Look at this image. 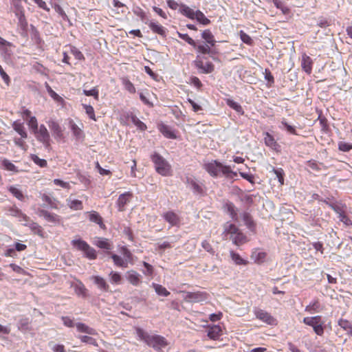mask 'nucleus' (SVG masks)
I'll use <instances>...</instances> for the list:
<instances>
[{
	"instance_id": "47",
	"label": "nucleus",
	"mask_w": 352,
	"mask_h": 352,
	"mask_svg": "<svg viewBox=\"0 0 352 352\" xmlns=\"http://www.w3.org/2000/svg\"><path fill=\"white\" fill-rule=\"evenodd\" d=\"M239 35H240V38H241V41L243 43H245V44H247L248 45H253L254 41H253L252 38L248 34H246L244 31L241 30L239 32Z\"/></svg>"
},
{
	"instance_id": "45",
	"label": "nucleus",
	"mask_w": 352,
	"mask_h": 352,
	"mask_svg": "<svg viewBox=\"0 0 352 352\" xmlns=\"http://www.w3.org/2000/svg\"><path fill=\"white\" fill-rule=\"evenodd\" d=\"M31 160L38 166L41 168H45L47 166V162L44 159H41L38 156L36 155H31Z\"/></svg>"
},
{
	"instance_id": "29",
	"label": "nucleus",
	"mask_w": 352,
	"mask_h": 352,
	"mask_svg": "<svg viewBox=\"0 0 352 352\" xmlns=\"http://www.w3.org/2000/svg\"><path fill=\"white\" fill-rule=\"evenodd\" d=\"M67 206L72 210H82L83 208L82 202L78 199H72L71 198H69L67 199Z\"/></svg>"
},
{
	"instance_id": "19",
	"label": "nucleus",
	"mask_w": 352,
	"mask_h": 352,
	"mask_svg": "<svg viewBox=\"0 0 352 352\" xmlns=\"http://www.w3.org/2000/svg\"><path fill=\"white\" fill-rule=\"evenodd\" d=\"M91 279L100 290L103 292H108L109 290V285L102 277L99 276H93L91 277Z\"/></svg>"
},
{
	"instance_id": "36",
	"label": "nucleus",
	"mask_w": 352,
	"mask_h": 352,
	"mask_svg": "<svg viewBox=\"0 0 352 352\" xmlns=\"http://www.w3.org/2000/svg\"><path fill=\"white\" fill-rule=\"evenodd\" d=\"M111 258L113 261V263L117 266L122 267H128L127 261H126V260H124V258H121L120 256L113 254L111 255Z\"/></svg>"
},
{
	"instance_id": "15",
	"label": "nucleus",
	"mask_w": 352,
	"mask_h": 352,
	"mask_svg": "<svg viewBox=\"0 0 352 352\" xmlns=\"http://www.w3.org/2000/svg\"><path fill=\"white\" fill-rule=\"evenodd\" d=\"M212 47L213 46H210V45L207 43L197 44L196 42L195 46H193L197 52V54L201 56L210 55L212 53L211 49Z\"/></svg>"
},
{
	"instance_id": "6",
	"label": "nucleus",
	"mask_w": 352,
	"mask_h": 352,
	"mask_svg": "<svg viewBox=\"0 0 352 352\" xmlns=\"http://www.w3.org/2000/svg\"><path fill=\"white\" fill-rule=\"evenodd\" d=\"M72 243L74 248L83 252L84 255L89 259L96 258L97 254L96 250L86 241L81 239H74L72 241Z\"/></svg>"
},
{
	"instance_id": "27",
	"label": "nucleus",
	"mask_w": 352,
	"mask_h": 352,
	"mask_svg": "<svg viewBox=\"0 0 352 352\" xmlns=\"http://www.w3.org/2000/svg\"><path fill=\"white\" fill-rule=\"evenodd\" d=\"M201 38L205 41V43H208L210 46L215 45L214 36L210 30H204L201 33Z\"/></svg>"
},
{
	"instance_id": "13",
	"label": "nucleus",
	"mask_w": 352,
	"mask_h": 352,
	"mask_svg": "<svg viewBox=\"0 0 352 352\" xmlns=\"http://www.w3.org/2000/svg\"><path fill=\"white\" fill-rule=\"evenodd\" d=\"M149 28L154 34H157L160 36L165 38L166 36V29L157 21H150L146 22Z\"/></svg>"
},
{
	"instance_id": "41",
	"label": "nucleus",
	"mask_w": 352,
	"mask_h": 352,
	"mask_svg": "<svg viewBox=\"0 0 352 352\" xmlns=\"http://www.w3.org/2000/svg\"><path fill=\"white\" fill-rule=\"evenodd\" d=\"M74 291L78 296H85L87 289L83 283L79 281L74 285Z\"/></svg>"
},
{
	"instance_id": "4",
	"label": "nucleus",
	"mask_w": 352,
	"mask_h": 352,
	"mask_svg": "<svg viewBox=\"0 0 352 352\" xmlns=\"http://www.w3.org/2000/svg\"><path fill=\"white\" fill-rule=\"evenodd\" d=\"M225 233L230 234V238L236 245H241L247 242V237L234 224L225 226Z\"/></svg>"
},
{
	"instance_id": "40",
	"label": "nucleus",
	"mask_w": 352,
	"mask_h": 352,
	"mask_svg": "<svg viewBox=\"0 0 352 352\" xmlns=\"http://www.w3.org/2000/svg\"><path fill=\"white\" fill-rule=\"evenodd\" d=\"M110 282L112 284L119 285L122 282V276L118 272L111 271L109 274Z\"/></svg>"
},
{
	"instance_id": "9",
	"label": "nucleus",
	"mask_w": 352,
	"mask_h": 352,
	"mask_svg": "<svg viewBox=\"0 0 352 352\" xmlns=\"http://www.w3.org/2000/svg\"><path fill=\"white\" fill-rule=\"evenodd\" d=\"M36 140L43 143L46 148L50 146V133L45 125L41 124L37 130H35Z\"/></svg>"
},
{
	"instance_id": "43",
	"label": "nucleus",
	"mask_w": 352,
	"mask_h": 352,
	"mask_svg": "<svg viewBox=\"0 0 352 352\" xmlns=\"http://www.w3.org/2000/svg\"><path fill=\"white\" fill-rule=\"evenodd\" d=\"M227 104L234 110H235L236 112L243 114L244 111L243 110L242 107L236 102L232 100H227Z\"/></svg>"
},
{
	"instance_id": "55",
	"label": "nucleus",
	"mask_w": 352,
	"mask_h": 352,
	"mask_svg": "<svg viewBox=\"0 0 352 352\" xmlns=\"http://www.w3.org/2000/svg\"><path fill=\"white\" fill-rule=\"evenodd\" d=\"M71 53L74 55L76 59L79 60H85V56L76 47L72 46L71 47Z\"/></svg>"
},
{
	"instance_id": "20",
	"label": "nucleus",
	"mask_w": 352,
	"mask_h": 352,
	"mask_svg": "<svg viewBox=\"0 0 352 352\" xmlns=\"http://www.w3.org/2000/svg\"><path fill=\"white\" fill-rule=\"evenodd\" d=\"M267 254L259 249H255L252 251L251 258L256 263H263L265 261Z\"/></svg>"
},
{
	"instance_id": "24",
	"label": "nucleus",
	"mask_w": 352,
	"mask_h": 352,
	"mask_svg": "<svg viewBox=\"0 0 352 352\" xmlns=\"http://www.w3.org/2000/svg\"><path fill=\"white\" fill-rule=\"evenodd\" d=\"M76 327L77 331L80 333H85L89 335L94 336L97 334V332L94 329L87 326L85 323L77 322L76 323Z\"/></svg>"
},
{
	"instance_id": "17",
	"label": "nucleus",
	"mask_w": 352,
	"mask_h": 352,
	"mask_svg": "<svg viewBox=\"0 0 352 352\" xmlns=\"http://www.w3.org/2000/svg\"><path fill=\"white\" fill-rule=\"evenodd\" d=\"M313 60L306 54H303L301 60V67L302 70L307 74H310L312 72Z\"/></svg>"
},
{
	"instance_id": "3",
	"label": "nucleus",
	"mask_w": 352,
	"mask_h": 352,
	"mask_svg": "<svg viewBox=\"0 0 352 352\" xmlns=\"http://www.w3.org/2000/svg\"><path fill=\"white\" fill-rule=\"evenodd\" d=\"M151 160L155 164L156 171L162 176L171 175V166L158 153H154Z\"/></svg>"
},
{
	"instance_id": "12",
	"label": "nucleus",
	"mask_w": 352,
	"mask_h": 352,
	"mask_svg": "<svg viewBox=\"0 0 352 352\" xmlns=\"http://www.w3.org/2000/svg\"><path fill=\"white\" fill-rule=\"evenodd\" d=\"M133 198V193L131 192H125L121 194L118 200L117 205L120 211L125 210L126 206L131 201Z\"/></svg>"
},
{
	"instance_id": "32",
	"label": "nucleus",
	"mask_w": 352,
	"mask_h": 352,
	"mask_svg": "<svg viewBox=\"0 0 352 352\" xmlns=\"http://www.w3.org/2000/svg\"><path fill=\"white\" fill-rule=\"evenodd\" d=\"M13 128L21 136V138H27L28 135L22 123L14 122L13 124Z\"/></svg>"
},
{
	"instance_id": "38",
	"label": "nucleus",
	"mask_w": 352,
	"mask_h": 352,
	"mask_svg": "<svg viewBox=\"0 0 352 352\" xmlns=\"http://www.w3.org/2000/svg\"><path fill=\"white\" fill-rule=\"evenodd\" d=\"M153 287L159 296H168L170 295V292L161 285L153 283Z\"/></svg>"
},
{
	"instance_id": "39",
	"label": "nucleus",
	"mask_w": 352,
	"mask_h": 352,
	"mask_svg": "<svg viewBox=\"0 0 352 352\" xmlns=\"http://www.w3.org/2000/svg\"><path fill=\"white\" fill-rule=\"evenodd\" d=\"M2 166L4 169L8 171H12L14 173L18 172L17 168L15 166L14 164H12L10 161L7 159H4L1 161Z\"/></svg>"
},
{
	"instance_id": "49",
	"label": "nucleus",
	"mask_w": 352,
	"mask_h": 352,
	"mask_svg": "<svg viewBox=\"0 0 352 352\" xmlns=\"http://www.w3.org/2000/svg\"><path fill=\"white\" fill-rule=\"evenodd\" d=\"M281 124L285 128L287 131L292 135H298L296 128L294 126L289 124L285 118L281 120Z\"/></svg>"
},
{
	"instance_id": "7",
	"label": "nucleus",
	"mask_w": 352,
	"mask_h": 352,
	"mask_svg": "<svg viewBox=\"0 0 352 352\" xmlns=\"http://www.w3.org/2000/svg\"><path fill=\"white\" fill-rule=\"evenodd\" d=\"M321 320L322 318L320 316L305 317L303 319V322L307 325L312 327L314 332L317 335L322 336L324 333V327Z\"/></svg>"
},
{
	"instance_id": "1",
	"label": "nucleus",
	"mask_w": 352,
	"mask_h": 352,
	"mask_svg": "<svg viewBox=\"0 0 352 352\" xmlns=\"http://www.w3.org/2000/svg\"><path fill=\"white\" fill-rule=\"evenodd\" d=\"M204 168L212 177H217L221 173L227 178L232 179L237 175L230 166L224 165L217 160H212L204 165Z\"/></svg>"
},
{
	"instance_id": "28",
	"label": "nucleus",
	"mask_w": 352,
	"mask_h": 352,
	"mask_svg": "<svg viewBox=\"0 0 352 352\" xmlns=\"http://www.w3.org/2000/svg\"><path fill=\"white\" fill-rule=\"evenodd\" d=\"M179 12H181V14L186 16V17L190 19H195L196 11H194L192 9H191L186 5L183 3L180 4Z\"/></svg>"
},
{
	"instance_id": "35",
	"label": "nucleus",
	"mask_w": 352,
	"mask_h": 352,
	"mask_svg": "<svg viewBox=\"0 0 352 352\" xmlns=\"http://www.w3.org/2000/svg\"><path fill=\"white\" fill-rule=\"evenodd\" d=\"M98 248L105 250H111V245L106 239L98 238L94 243Z\"/></svg>"
},
{
	"instance_id": "22",
	"label": "nucleus",
	"mask_w": 352,
	"mask_h": 352,
	"mask_svg": "<svg viewBox=\"0 0 352 352\" xmlns=\"http://www.w3.org/2000/svg\"><path fill=\"white\" fill-rule=\"evenodd\" d=\"M140 277V275L135 271L131 270L127 272L126 278L134 286H138L141 283Z\"/></svg>"
},
{
	"instance_id": "46",
	"label": "nucleus",
	"mask_w": 352,
	"mask_h": 352,
	"mask_svg": "<svg viewBox=\"0 0 352 352\" xmlns=\"http://www.w3.org/2000/svg\"><path fill=\"white\" fill-rule=\"evenodd\" d=\"M82 107L89 118L94 121H96L95 111L93 107L89 104H82Z\"/></svg>"
},
{
	"instance_id": "37",
	"label": "nucleus",
	"mask_w": 352,
	"mask_h": 352,
	"mask_svg": "<svg viewBox=\"0 0 352 352\" xmlns=\"http://www.w3.org/2000/svg\"><path fill=\"white\" fill-rule=\"evenodd\" d=\"M8 190L12 193V195L18 199L20 201H23L24 199V195L21 190L18 188L11 186L8 188Z\"/></svg>"
},
{
	"instance_id": "2",
	"label": "nucleus",
	"mask_w": 352,
	"mask_h": 352,
	"mask_svg": "<svg viewBox=\"0 0 352 352\" xmlns=\"http://www.w3.org/2000/svg\"><path fill=\"white\" fill-rule=\"evenodd\" d=\"M136 335L140 340L144 341L148 346L155 350H161L168 345L166 338L156 334H149L141 328H136Z\"/></svg>"
},
{
	"instance_id": "56",
	"label": "nucleus",
	"mask_w": 352,
	"mask_h": 352,
	"mask_svg": "<svg viewBox=\"0 0 352 352\" xmlns=\"http://www.w3.org/2000/svg\"><path fill=\"white\" fill-rule=\"evenodd\" d=\"M338 146V149L343 152H348L352 149V144L346 143L345 142H339Z\"/></svg>"
},
{
	"instance_id": "26",
	"label": "nucleus",
	"mask_w": 352,
	"mask_h": 352,
	"mask_svg": "<svg viewBox=\"0 0 352 352\" xmlns=\"http://www.w3.org/2000/svg\"><path fill=\"white\" fill-rule=\"evenodd\" d=\"M264 142L265 145L276 150L279 146L274 138L268 132L264 133Z\"/></svg>"
},
{
	"instance_id": "31",
	"label": "nucleus",
	"mask_w": 352,
	"mask_h": 352,
	"mask_svg": "<svg viewBox=\"0 0 352 352\" xmlns=\"http://www.w3.org/2000/svg\"><path fill=\"white\" fill-rule=\"evenodd\" d=\"M320 307V305L318 300H314L305 307V311L310 314L319 312Z\"/></svg>"
},
{
	"instance_id": "14",
	"label": "nucleus",
	"mask_w": 352,
	"mask_h": 352,
	"mask_svg": "<svg viewBox=\"0 0 352 352\" xmlns=\"http://www.w3.org/2000/svg\"><path fill=\"white\" fill-rule=\"evenodd\" d=\"M324 202L338 214V218L342 219L346 218V206L338 202L329 203L327 201H324Z\"/></svg>"
},
{
	"instance_id": "64",
	"label": "nucleus",
	"mask_w": 352,
	"mask_h": 352,
	"mask_svg": "<svg viewBox=\"0 0 352 352\" xmlns=\"http://www.w3.org/2000/svg\"><path fill=\"white\" fill-rule=\"evenodd\" d=\"M133 123L141 131H145L147 128L146 125L138 118L133 119Z\"/></svg>"
},
{
	"instance_id": "60",
	"label": "nucleus",
	"mask_w": 352,
	"mask_h": 352,
	"mask_svg": "<svg viewBox=\"0 0 352 352\" xmlns=\"http://www.w3.org/2000/svg\"><path fill=\"white\" fill-rule=\"evenodd\" d=\"M11 4L14 8V12L15 14L21 12H24V8H23V6H22L21 0L11 2Z\"/></svg>"
},
{
	"instance_id": "62",
	"label": "nucleus",
	"mask_w": 352,
	"mask_h": 352,
	"mask_svg": "<svg viewBox=\"0 0 352 352\" xmlns=\"http://www.w3.org/2000/svg\"><path fill=\"white\" fill-rule=\"evenodd\" d=\"M28 125L34 131L35 130H37V129L38 128V122L36 118L34 116H32L28 120Z\"/></svg>"
},
{
	"instance_id": "10",
	"label": "nucleus",
	"mask_w": 352,
	"mask_h": 352,
	"mask_svg": "<svg viewBox=\"0 0 352 352\" xmlns=\"http://www.w3.org/2000/svg\"><path fill=\"white\" fill-rule=\"evenodd\" d=\"M208 299V294L204 292L197 291L186 293L184 300L188 302H201Z\"/></svg>"
},
{
	"instance_id": "8",
	"label": "nucleus",
	"mask_w": 352,
	"mask_h": 352,
	"mask_svg": "<svg viewBox=\"0 0 352 352\" xmlns=\"http://www.w3.org/2000/svg\"><path fill=\"white\" fill-rule=\"evenodd\" d=\"M253 312L256 318L269 325H276V320L267 311L254 307Z\"/></svg>"
},
{
	"instance_id": "57",
	"label": "nucleus",
	"mask_w": 352,
	"mask_h": 352,
	"mask_svg": "<svg viewBox=\"0 0 352 352\" xmlns=\"http://www.w3.org/2000/svg\"><path fill=\"white\" fill-rule=\"evenodd\" d=\"M121 253L123 255L124 260L129 263H132V254L130 251L125 247H123L121 250Z\"/></svg>"
},
{
	"instance_id": "23",
	"label": "nucleus",
	"mask_w": 352,
	"mask_h": 352,
	"mask_svg": "<svg viewBox=\"0 0 352 352\" xmlns=\"http://www.w3.org/2000/svg\"><path fill=\"white\" fill-rule=\"evenodd\" d=\"M221 328L219 325H212L208 330V336L212 340H218L221 336Z\"/></svg>"
},
{
	"instance_id": "30",
	"label": "nucleus",
	"mask_w": 352,
	"mask_h": 352,
	"mask_svg": "<svg viewBox=\"0 0 352 352\" xmlns=\"http://www.w3.org/2000/svg\"><path fill=\"white\" fill-rule=\"evenodd\" d=\"M338 325L352 336V324L349 320L341 318L338 320Z\"/></svg>"
},
{
	"instance_id": "61",
	"label": "nucleus",
	"mask_w": 352,
	"mask_h": 352,
	"mask_svg": "<svg viewBox=\"0 0 352 352\" xmlns=\"http://www.w3.org/2000/svg\"><path fill=\"white\" fill-rule=\"evenodd\" d=\"M0 75L3 80L4 82L9 86L10 83V76L6 73V72L3 70V67L0 65Z\"/></svg>"
},
{
	"instance_id": "48",
	"label": "nucleus",
	"mask_w": 352,
	"mask_h": 352,
	"mask_svg": "<svg viewBox=\"0 0 352 352\" xmlns=\"http://www.w3.org/2000/svg\"><path fill=\"white\" fill-rule=\"evenodd\" d=\"M273 2L274 3L275 6L278 9H280L283 14L287 15V14H290L289 8L286 7V6H283V3L280 1H278V0H273Z\"/></svg>"
},
{
	"instance_id": "54",
	"label": "nucleus",
	"mask_w": 352,
	"mask_h": 352,
	"mask_svg": "<svg viewBox=\"0 0 352 352\" xmlns=\"http://www.w3.org/2000/svg\"><path fill=\"white\" fill-rule=\"evenodd\" d=\"M16 16L19 19V23L21 26L25 27L28 25V22L25 16V11L15 14Z\"/></svg>"
},
{
	"instance_id": "21",
	"label": "nucleus",
	"mask_w": 352,
	"mask_h": 352,
	"mask_svg": "<svg viewBox=\"0 0 352 352\" xmlns=\"http://www.w3.org/2000/svg\"><path fill=\"white\" fill-rule=\"evenodd\" d=\"M69 126L74 136L76 139H80L84 138V133L82 130L72 119L69 120Z\"/></svg>"
},
{
	"instance_id": "50",
	"label": "nucleus",
	"mask_w": 352,
	"mask_h": 352,
	"mask_svg": "<svg viewBox=\"0 0 352 352\" xmlns=\"http://www.w3.org/2000/svg\"><path fill=\"white\" fill-rule=\"evenodd\" d=\"M83 94L87 96H93L96 100L99 99V91L96 87H94L90 90H83Z\"/></svg>"
},
{
	"instance_id": "16",
	"label": "nucleus",
	"mask_w": 352,
	"mask_h": 352,
	"mask_svg": "<svg viewBox=\"0 0 352 352\" xmlns=\"http://www.w3.org/2000/svg\"><path fill=\"white\" fill-rule=\"evenodd\" d=\"M158 130L163 134L164 137L168 139H176L177 135L174 131L172 130L171 127L169 126L161 123L157 126Z\"/></svg>"
},
{
	"instance_id": "59",
	"label": "nucleus",
	"mask_w": 352,
	"mask_h": 352,
	"mask_svg": "<svg viewBox=\"0 0 352 352\" xmlns=\"http://www.w3.org/2000/svg\"><path fill=\"white\" fill-rule=\"evenodd\" d=\"M178 36L180 38L184 40L191 46H195V41L191 37H190L188 34L178 32Z\"/></svg>"
},
{
	"instance_id": "42",
	"label": "nucleus",
	"mask_w": 352,
	"mask_h": 352,
	"mask_svg": "<svg viewBox=\"0 0 352 352\" xmlns=\"http://www.w3.org/2000/svg\"><path fill=\"white\" fill-rule=\"evenodd\" d=\"M230 256L236 265H246L247 261L242 258L240 255L234 251H230Z\"/></svg>"
},
{
	"instance_id": "5",
	"label": "nucleus",
	"mask_w": 352,
	"mask_h": 352,
	"mask_svg": "<svg viewBox=\"0 0 352 352\" xmlns=\"http://www.w3.org/2000/svg\"><path fill=\"white\" fill-rule=\"evenodd\" d=\"M194 65L202 74H210L214 70V64L205 56L197 54Z\"/></svg>"
},
{
	"instance_id": "44",
	"label": "nucleus",
	"mask_w": 352,
	"mask_h": 352,
	"mask_svg": "<svg viewBox=\"0 0 352 352\" xmlns=\"http://www.w3.org/2000/svg\"><path fill=\"white\" fill-rule=\"evenodd\" d=\"M122 84L124 86L126 90H127L131 94H135L136 89L133 85V84L127 78L122 79Z\"/></svg>"
},
{
	"instance_id": "51",
	"label": "nucleus",
	"mask_w": 352,
	"mask_h": 352,
	"mask_svg": "<svg viewBox=\"0 0 352 352\" xmlns=\"http://www.w3.org/2000/svg\"><path fill=\"white\" fill-rule=\"evenodd\" d=\"M78 338L80 340L81 342L85 343H88L89 344L94 345V346H98V343L95 338L88 336H80Z\"/></svg>"
},
{
	"instance_id": "33",
	"label": "nucleus",
	"mask_w": 352,
	"mask_h": 352,
	"mask_svg": "<svg viewBox=\"0 0 352 352\" xmlns=\"http://www.w3.org/2000/svg\"><path fill=\"white\" fill-rule=\"evenodd\" d=\"M195 19L203 25H208L210 23V21L204 15V14L200 11L197 10L195 16Z\"/></svg>"
},
{
	"instance_id": "52",
	"label": "nucleus",
	"mask_w": 352,
	"mask_h": 352,
	"mask_svg": "<svg viewBox=\"0 0 352 352\" xmlns=\"http://www.w3.org/2000/svg\"><path fill=\"white\" fill-rule=\"evenodd\" d=\"M273 171H274V174L276 175V177L278 178V180L280 184L283 185L284 184L285 173H284V170H283V168H277V169L274 168Z\"/></svg>"
},
{
	"instance_id": "25",
	"label": "nucleus",
	"mask_w": 352,
	"mask_h": 352,
	"mask_svg": "<svg viewBox=\"0 0 352 352\" xmlns=\"http://www.w3.org/2000/svg\"><path fill=\"white\" fill-rule=\"evenodd\" d=\"M27 226L30 228L32 232L34 234H38L39 236L43 238L45 237V232L41 226H39L36 221H29L28 224H26Z\"/></svg>"
},
{
	"instance_id": "34",
	"label": "nucleus",
	"mask_w": 352,
	"mask_h": 352,
	"mask_svg": "<svg viewBox=\"0 0 352 352\" xmlns=\"http://www.w3.org/2000/svg\"><path fill=\"white\" fill-rule=\"evenodd\" d=\"M224 208L230 215L232 219H236L237 217L236 209L234 205L231 202H228L224 205Z\"/></svg>"
},
{
	"instance_id": "63",
	"label": "nucleus",
	"mask_w": 352,
	"mask_h": 352,
	"mask_svg": "<svg viewBox=\"0 0 352 352\" xmlns=\"http://www.w3.org/2000/svg\"><path fill=\"white\" fill-rule=\"evenodd\" d=\"M62 320L63 322L64 325H65L67 327H73L76 326V324H74V320L68 316H63Z\"/></svg>"
},
{
	"instance_id": "18",
	"label": "nucleus",
	"mask_w": 352,
	"mask_h": 352,
	"mask_svg": "<svg viewBox=\"0 0 352 352\" xmlns=\"http://www.w3.org/2000/svg\"><path fill=\"white\" fill-rule=\"evenodd\" d=\"M186 184L190 185L195 193L202 195L204 193V187L199 184L194 178L186 177Z\"/></svg>"
},
{
	"instance_id": "53",
	"label": "nucleus",
	"mask_w": 352,
	"mask_h": 352,
	"mask_svg": "<svg viewBox=\"0 0 352 352\" xmlns=\"http://www.w3.org/2000/svg\"><path fill=\"white\" fill-rule=\"evenodd\" d=\"M30 320L28 318H22L18 322V329L21 331H25L28 329Z\"/></svg>"
},
{
	"instance_id": "58",
	"label": "nucleus",
	"mask_w": 352,
	"mask_h": 352,
	"mask_svg": "<svg viewBox=\"0 0 352 352\" xmlns=\"http://www.w3.org/2000/svg\"><path fill=\"white\" fill-rule=\"evenodd\" d=\"M307 164L309 167H310L312 170L316 171H320L321 168L320 167L322 165V163L318 164L316 160H311L307 162Z\"/></svg>"
},
{
	"instance_id": "11",
	"label": "nucleus",
	"mask_w": 352,
	"mask_h": 352,
	"mask_svg": "<svg viewBox=\"0 0 352 352\" xmlns=\"http://www.w3.org/2000/svg\"><path fill=\"white\" fill-rule=\"evenodd\" d=\"M48 126L55 140L60 141L65 138L63 130L58 122L54 120H50L48 122Z\"/></svg>"
}]
</instances>
